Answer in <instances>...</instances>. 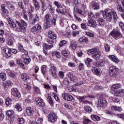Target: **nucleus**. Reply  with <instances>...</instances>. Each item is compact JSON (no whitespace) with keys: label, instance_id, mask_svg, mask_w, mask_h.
Returning <instances> with one entry per match:
<instances>
[{"label":"nucleus","instance_id":"f257e3e1","mask_svg":"<svg viewBox=\"0 0 124 124\" xmlns=\"http://www.w3.org/2000/svg\"><path fill=\"white\" fill-rule=\"evenodd\" d=\"M7 21L10 27L13 28V29H16L17 31H22V32L26 31V27L28 24L25 20L21 19L20 22L19 20H16V23H15L12 19L8 17L7 18Z\"/></svg>","mask_w":124,"mask_h":124},{"label":"nucleus","instance_id":"f03ea898","mask_svg":"<svg viewBox=\"0 0 124 124\" xmlns=\"http://www.w3.org/2000/svg\"><path fill=\"white\" fill-rule=\"evenodd\" d=\"M108 11L106 10L105 12L103 13V16L105 19H106L108 22H111L112 21V14L113 16L114 20L117 21L118 19V15L114 10H111V12L107 13Z\"/></svg>","mask_w":124,"mask_h":124},{"label":"nucleus","instance_id":"7ed1b4c3","mask_svg":"<svg viewBox=\"0 0 124 124\" xmlns=\"http://www.w3.org/2000/svg\"><path fill=\"white\" fill-rule=\"evenodd\" d=\"M88 54L90 56L93 55L92 57L94 60H96V61H99L100 56H101V52L96 48H92L88 50Z\"/></svg>","mask_w":124,"mask_h":124},{"label":"nucleus","instance_id":"20e7f679","mask_svg":"<svg viewBox=\"0 0 124 124\" xmlns=\"http://www.w3.org/2000/svg\"><path fill=\"white\" fill-rule=\"evenodd\" d=\"M110 34L114 39H116V40L121 39V38L123 37L122 33H120L119 31L117 30L112 31L110 32Z\"/></svg>","mask_w":124,"mask_h":124},{"label":"nucleus","instance_id":"39448f33","mask_svg":"<svg viewBox=\"0 0 124 124\" xmlns=\"http://www.w3.org/2000/svg\"><path fill=\"white\" fill-rule=\"evenodd\" d=\"M50 69L49 72H50L51 75L54 77L55 79L58 78V75H57V67L55 66L53 64H50Z\"/></svg>","mask_w":124,"mask_h":124},{"label":"nucleus","instance_id":"423d86ee","mask_svg":"<svg viewBox=\"0 0 124 124\" xmlns=\"http://www.w3.org/2000/svg\"><path fill=\"white\" fill-rule=\"evenodd\" d=\"M48 119L49 122H51V123H55V122L57 121V114L51 111L48 115Z\"/></svg>","mask_w":124,"mask_h":124},{"label":"nucleus","instance_id":"0eeeda50","mask_svg":"<svg viewBox=\"0 0 124 124\" xmlns=\"http://www.w3.org/2000/svg\"><path fill=\"white\" fill-rule=\"evenodd\" d=\"M11 93L12 95L18 97V98H20L21 97V93H20V92H19L18 89H17L16 88H12Z\"/></svg>","mask_w":124,"mask_h":124},{"label":"nucleus","instance_id":"6e6552de","mask_svg":"<svg viewBox=\"0 0 124 124\" xmlns=\"http://www.w3.org/2000/svg\"><path fill=\"white\" fill-rule=\"evenodd\" d=\"M51 15L49 14H46L45 16V21L47 27H51Z\"/></svg>","mask_w":124,"mask_h":124},{"label":"nucleus","instance_id":"1a4fd4ad","mask_svg":"<svg viewBox=\"0 0 124 124\" xmlns=\"http://www.w3.org/2000/svg\"><path fill=\"white\" fill-rule=\"evenodd\" d=\"M106 103H107V101H106L105 97L104 96H101L98 100V105H99L100 107H103Z\"/></svg>","mask_w":124,"mask_h":124},{"label":"nucleus","instance_id":"9d476101","mask_svg":"<svg viewBox=\"0 0 124 124\" xmlns=\"http://www.w3.org/2000/svg\"><path fill=\"white\" fill-rule=\"evenodd\" d=\"M35 101L36 102L37 105L39 107H43L45 105V103H44L43 99L39 97L36 98Z\"/></svg>","mask_w":124,"mask_h":124},{"label":"nucleus","instance_id":"9b49d317","mask_svg":"<svg viewBox=\"0 0 124 124\" xmlns=\"http://www.w3.org/2000/svg\"><path fill=\"white\" fill-rule=\"evenodd\" d=\"M88 26L89 27H91L92 28H95L97 24H96V21L94 19H91L88 20Z\"/></svg>","mask_w":124,"mask_h":124},{"label":"nucleus","instance_id":"f8f14e48","mask_svg":"<svg viewBox=\"0 0 124 124\" xmlns=\"http://www.w3.org/2000/svg\"><path fill=\"white\" fill-rule=\"evenodd\" d=\"M6 115L8 119L14 120V111L13 110H7L6 112Z\"/></svg>","mask_w":124,"mask_h":124},{"label":"nucleus","instance_id":"ddd939ff","mask_svg":"<svg viewBox=\"0 0 124 124\" xmlns=\"http://www.w3.org/2000/svg\"><path fill=\"white\" fill-rule=\"evenodd\" d=\"M92 70L96 75H100L101 74V70L99 68L93 67L92 68Z\"/></svg>","mask_w":124,"mask_h":124},{"label":"nucleus","instance_id":"4468645a","mask_svg":"<svg viewBox=\"0 0 124 124\" xmlns=\"http://www.w3.org/2000/svg\"><path fill=\"white\" fill-rule=\"evenodd\" d=\"M63 96V98L65 100L67 101H72L73 100V96H71V95L68 94V93H65Z\"/></svg>","mask_w":124,"mask_h":124},{"label":"nucleus","instance_id":"2eb2a0df","mask_svg":"<svg viewBox=\"0 0 124 124\" xmlns=\"http://www.w3.org/2000/svg\"><path fill=\"white\" fill-rule=\"evenodd\" d=\"M122 4L123 5V6H122V5L121 4H118L117 5V11H119V12H124V0H122Z\"/></svg>","mask_w":124,"mask_h":124},{"label":"nucleus","instance_id":"dca6fc26","mask_svg":"<svg viewBox=\"0 0 124 124\" xmlns=\"http://www.w3.org/2000/svg\"><path fill=\"white\" fill-rule=\"evenodd\" d=\"M48 36L49 37V38H50V39H57V35H56V34H55V33L54 32H53V31H48Z\"/></svg>","mask_w":124,"mask_h":124},{"label":"nucleus","instance_id":"f3484780","mask_svg":"<svg viewBox=\"0 0 124 124\" xmlns=\"http://www.w3.org/2000/svg\"><path fill=\"white\" fill-rule=\"evenodd\" d=\"M1 11L3 15H8V10L5 8V5L4 4H2L1 5Z\"/></svg>","mask_w":124,"mask_h":124},{"label":"nucleus","instance_id":"a211bd4d","mask_svg":"<svg viewBox=\"0 0 124 124\" xmlns=\"http://www.w3.org/2000/svg\"><path fill=\"white\" fill-rule=\"evenodd\" d=\"M26 112L28 116H32L34 114V111L32 109V108L29 107L28 108L26 109Z\"/></svg>","mask_w":124,"mask_h":124},{"label":"nucleus","instance_id":"6ab92c4d","mask_svg":"<svg viewBox=\"0 0 124 124\" xmlns=\"http://www.w3.org/2000/svg\"><path fill=\"white\" fill-rule=\"evenodd\" d=\"M79 42L80 43H81V44H83V43H85V44H88V43L89 42V40H88V38L86 37H82V38H80L78 40Z\"/></svg>","mask_w":124,"mask_h":124},{"label":"nucleus","instance_id":"aec40b11","mask_svg":"<svg viewBox=\"0 0 124 124\" xmlns=\"http://www.w3.org/2000/svg\"><path fill=\"white\" fill-rule=\"evenodd\" d=\"M118 72H119V69L117 68L115 70H113V71L110 72V73H109V75L111 77H116L118 74Z\"/></svg>","mask_w":124,"mask_h":124},{"label":"nucleus","instance_id":"412c9836","mask_svg":"<svg viewBox=\"0 0 124 124\" xmlns=\"http://www.w3.org/2000/svg\"><path fill=\"white\" fill-rule=\"evenodd\" d=\"M108 58L109 60H111V61L114 62H116V63L119 62V59L114 55H109Z\"/></svg>","mask_w":124,"mask_h":124},{"label":"nucleus","instance_id":"4be33fe9","mask_svg":"<svg viewBox=\"0 0 124 124\" xmlns=\"http://www.w3.org/2000/svg\"><path fill=\"white\" fill-rule=\"evenodd\" d=\"M21 78L23 81L28 82L30 80V77L26 74H22L21 75Z\"/></svg>","mask_w":124,"mask_h":124},{"label":"nucleus","instance_id":"5701e85b","mask_svg":"<svg viewBox=\"0 0 124 124\" xmlns=\"http://www.w3.org/2000/svg\"><path fill=\"white\" fill-rule=\"evenodd\" d=\"M91 5L93 9H99V5L96 2H92Z\"/></svg>","mask_w":124,"mask_h":124},{"label":"nucleus","instance_id":"b1692460","mask_svg":"<svg viewBox=\"0 0 124 124\" xmlns=\"http://www.w3.org/2000/svg\"><path fill=\"white\" fill-rule=\"evenodd\" d=\"M111 108L113 111H117V112H121V111H122V108L120 107L112 106L111 107Z\"/></svg>","mask_w":124,"mask_h":124},{"label":"nucleus","instance_id":"393cba45","mask_svg":"<svg viewBox=\"0 0 124 124\" xmlns=\"http://www.w3.org/2000/svg\"><path fill=\"white\" fill-rule=\"evenodd\" d=\"M62 56H63L65 58H67L69 56V51L68 50H62L61 51Z\"/></svg>","mask_w":124,"mask_h":124},{"label":"nucleus","instance_id":"a878e982","mask_svg":"<svg viewBox=\"0 0 124 124\" xmlns=\"http://www.w3.org/2000/svg\"><path fill=\"white\" fill-rule=\"evenodd\" d=\"M41 72L43 75H46V71H47V66L43 65L41 66Z\"/></svg>","mask_w":124,"mask_h":124},{"label":"nucleus","instance_id":"bb28decb","mask_svg":"<svg viewBox=\"0 0 124 124\" xmlns=\"http://www.w3.org/2000/svg\"><path fill=\"white\" fill-rule=\"evenodd\" d=\"M35 27H36L37 33H38L39 32H41V30H42L41 25H40L39 24H37L35 25Z\"/></svg>","mask_w":124,"mask_h":124},{"label":"nucleus","instance_id":"cd10ccee","mask_svg":"<svg viewBox=\"0 0 124 124\" xmlns=\"http://www.w3.org/2000/svg\"><path fill=\"white\" fill-rule=\"evenodd\" d=\"M68 78H69L71 81H73L74 82L76 80V77H75V76L72 73H69L68 74Z\"/></svg>","mask_w":124,"mask_h":124},{"label":"nucleus","instance_id":"c85d7f7f","mask_svg":"<svg viewBox=\"0 0 124 124\" xmlns=\"http://www.w3.org/2000/svg\"><path fill=\"white\" fill-rule=\"evenodd\" d=\"M98 26L103 27L104 26V24H105V21H104L102 18H99L98 19Z\"/></svg>","mask_w":124,"mask_h":124},{"label":"nucleus","instance_id":"c756f323","mask_svg":"<svg viewBox=\"0 0 124 124\" xmlns=\"http://www.w3.org/2000/svg\"><path fill=\"white\" fill-rule=\"evenodd\" d=\"M91 118L93 121H100V117L97 115H91Z\"/></svg>","mask_w":124,"mask_h":124},{"label":"nucleus","instance_id":"7c9ffc66","mask_svg":"<svg viewBox=\"0 0 124 124\" xmlns=\"http://www.w3.org/2000/svg\"><path fill=\"white\" fill-rule=\"evenodd\" d=\"M17 63L22 68H25V65H24V63H23V61L21 59H19L17 61Z\"/></svg>","mask_w":124,"mask_h":124},{"label":"nucleus","instance_id":"2f4dec72","mask_svg":"<svg viewBox=\"0 0 124 124\" xmlns=\"http://www.w3.org/2000/svg\"><path fill=\"white\" fill-rule=\"evenodd\" d=\"M0 78L3 81L6 80V75L4 73H0Z\"/></svg>","mask_w":124,"mask_h":124},{"label":"nucleus","instance_id":"473e14b6","mask_svg":"<svg viewBox=\"0 0 124 124\" xmlns=\"http://www.w3.org/2000/svg\"><path fill=\"white\" fill-rule=\"evenodd\" d=\"M38 20H39V17L38 16H37V15H36L35 16V17L33 19L31 24L35 25V23H36V22H37V21H38Z\"/></svg>","mask_w":124,"mask_h":124},{"label":"nucleus","instance_id":"72a5a7b5","mask_svg":"<svg viewBox=\"0 0 124 124\" xmlns=\"http://www.w3.org/2000/svg\"><path fill=\"white\" fill-rule=\"evenodd\" d=\"M85 111H86V112H87V113H89V114H91V113L93 112V109H92L91 107H85Z\"/></svg>","mask_w":124,"mask_h":124},{"label":"nucleus","instance_id":"f704fd0d","mask_svg":"<svg viewBox=\"0 0 124 124\" xmlns=\"http://www.w3.org/2000/svg\"><path fill=\"white\" fill-rule=\"evenodd\" d=\"M23 62L25 64H29V63L31 62V58L30 57L27 56V59L24 60Z\"/></svg>","mask_w":124,"mask_h":124},{"label":"nucleus","instance_id":"c9c22d12","mask_svg":"<svg viewBox=\"0 0 124 124\" xmlns=\"http://www.w3.org/2000/svg\"><path fill=\"white\" fill-rule=\"evenodd\" d=\"M34 3L35 10H39V9L40 8V5H39V2L38 1L35 2Z\"/></svg>","mask_w":124,"mask_h":124},{"label":"nucleus","instance_id":"e433bc0d","mask_svg":"<svg viewBox=\"0 0 124 124\" xmlns=\"http://www.w3.org/2000/svg\"><path fill=\"white\" fill-rule=\"evenodd\" d=\"M8 73L9 76L11 77V78L16 79V76L15 75V74H14V73H13L12 72L9 71Z\"/></svg>","mask_w":124,"mask_h":124},{"label":"nucleus","instance_id":"4c0bfd02","mask_svg":"<svg viewBox=\"0 0 124 124\" xmlns=\"http://www.w3.org/2000/svg\"><path fill=\"white\" fill-rule=\"evenodd\" d=\"M48 100L49 101V103L50 105H51L52 106H53V105H54V101H53V99H52V97L48 95Z\"/></svg>","mask_w":124,"mask_h":124},{"label":"nucleus","instance_id":"58836bf2","mask_svg":"<svg viewBox=\"0 0 124 124\" xmlns=\"http://www.w3.org/2000/svg\"><path fill=\"white\" fill-rule=\"evenodd\" d=\"M15 108L17 110H18V112H21L23 110V108H22V107L19 105V104H16V105L15 106Z\"/></svg>","mask_w":124,"mask_h":124},{"label":"nucleus","instance_id":"ea45409f","mask_svg":"<svg viewBox=\"0 0 124 124\" xmlns=\"http://www.w3.org/2000/svg\"><path fill=\"white\" fill-rule=\"evenodd\" d=\"M5 55L6 58H10V57H11L12 54L10 48H9V50L6 52Z\"/></svg>","mask_w":124,"mask_h":124},{"label":"nucleus","instance_id":"a19ab883","mask_svg":"<svg viewBox=\"0 0 124 124\" xmlns=\"http://www.w3.org/2000/svg\"><path fill=\"white\" fill-rule=\"evenodd\" d=\"M93 62V60L90 59V58H87L85 60V64H87V66H89V64H91V62Z\"/></svg>","mask_w":124,"mask_h":124},{"label":"nucleus","instance_id":"79ce46f5","mask_svg":"<svg viewBox=\"0 0 124 124\" xmlns=\"http://www.w3.org/2000/svg\"><path fill=\"white\" fill-rule=\"evenodd\" d=\"M65 44H66V41L62 40L60 42L59 46V47H62V46H64V45Z\"/></svg>","mask_w":124,"mask_h":124},{"label":"nucleus","instance_id":"37998d69","mask_svg":"<svg viewBox=\"0 0 124 124\" xmlns=\"http://www.w3.org/2000/svg\"><path fill=\"white\" fill-rule=\"evenodd\" d=\"M104 47L106 52H109V51H110V46H109L108 44H105Z\"/></svg>","mask_w":124,"mask_h":124},{"label":"nucleus","instance_id":"c03bdc74","mask_svg":"<svg viewBox=\"0 0 124 124\" xmlns=\"http://www.w3.org/2000/svg\"><path fill=\"white\" fill-rule=\"evenodd\" d=\"M94 17V14L92 12H88V18L89 19H90V20L92 19V18H93Z\"/></svg>","mask_w":124,"mask_h":124},{"label":"nucleus","instance_id":"a18cd8bd","mask_svg":"<svg viewBox=\"0 0 124 124\" xmlns=\"http://www.w3.org/2000/svg\"><path fill=\"white\" fill-rule=\"evenodd\" d=\"M10 102H11V99L10 98H7L5 100L6 105L9 106V105H10Z\"/></svg>","mask_w":124,"mask_h":124},{"label":"nucleus","instance_id":"49530a36","mask_svg":"<svg viewBox=\"0 0 124 124\" xmlns=\"http://www.w3.org/2000/svg\"><path fill=\"white\" fill-rule=\"evenodd\" d=\"M17 122L20 124H23L25 122V119L23 118H19L17 119Z\"/></svg>","mask_w":124,"mask_h":124},{"label":"nucleus","instance_id":"de8ad7c7","mask_svg":"<svg viewBox=\"0 0 124 124\" xmlns=\"http://www.w3.org/2000/svg\"><path fill=\"white\" fill-rule=\"evenodd\" d=\"M74 12L75 13L82 14V11L77 8H74Z\"/></svg>","mask_w":124,"mask_h":124},{"label":"nucleus","instance_id":"09e8293b","mask_svg":"<svg viewBox=\"0 0 124 124\" xmlns=\"http://www.w3.org/2000/svg\"><path fill=\"white\" fill-rule=\"evenodd\" d=\"M52 95L54 96L56 101H60V98L58 95H57V94L56 93H53Z\"/></svg>","mask_w":124,"mask_h":124},{"label":"nucleus","instance_id":"8fccbe9b","mask_svg":"<svg viewBox=\"0 0 124 124\" xmlns=\"http://www.w3.org/2000/svg\"><path fill=\"white\" fill-rule=\"evenodd\" d=\"M33 89L35 93H40V90H39V88H38V87L34 86L33 87Z\"/></svg>","mask_w":124,"mask_h":124},{"label":"nucleus","instance_id":"3c124183","mask_svg":"<svg viewBox=\"0 0 124 124\" xmlns=\"http://www.w3.org/2000/svg\"><path fill=\"white\" fill-rule=\"evenodd\" d=\"M48 8H49V11L50 12V13H52L53 14H54V13H55V9H54V8H53V7H52L51 5H49V6H48Z\"/></svg>","mask_w":124,"mask_h":124},{"label":"nucleus","instance_id":"603ef678","mask_svg":"<svg viewBox=\"0 0 124 124\" xmlns=\"http://www.w3.org/2000/svg\"><path fill=\"white\" fill-rule=\"evenodd\" d=\"M54 4H55L58 8H59V7H62V4L57 1H54Z\"/></svg>","mask_w":124,"mask_h":124},{"label":"nucleus","instance_id":"864d4df0","mask_svg":"<svg viewBox=\"0 0 124 124\" xmlns=\"http://www.w3.org/2000/svg\"><path fill=\"white\" fill-rule=\"evenodd\" d=\"M54 54L57 58L58 59H61L62 58V56H61V53H60L58 51H55Z\"/></svg>","mask_w":124,"mask_h":124},{"label":"nucleus","instance_id":"5fc2aeb1","mask_svg":"<svg viewBox=\"0 0 124 124\" xmlns=\"http://www.w3.org/2000/svg\"><path fill=\"white\" fill-rule=\"evenodd\" d=\"M24 88H25V90H29L30 91V90H31V85H29L28 84H25L24 85Z\"/></svg>","mask_w":124,"mask_h":124},{"label":"nucleus","instance_id":"6e6d98bb","mask_svg":"<svg viewBox=\"0 0 124 124\" xmlns=\"http://www.w3.org/2000/svg\"><path fill=\"white\" fill-rule=\"evenodd\" d=\"M42 9L43 11H45L47 9V6L45 3L42 4Z\"/></svg>","mask_w":124,"mask_h":124},{"label":"nucleus","instance_id":"4d7b16f0","mask_svg":"<svg viewBox=\"0 0 124 124\" xmlns=\"http://www.w3.org/2000/svg\"><path fill=\"white\" fill-rule=\"evenodd\" d=\"M86 34L90 37H93L94 36V34L90 32H86Z\"/></svg>","mask_w":124,"mask_h":124},{"label":"nucleus","instance_id":"13d9d810","mask_svg":"<svg viewBox=\"0 0 124 124\" xmlns=\"http://www.w3.org/2000/svg\"><path fill=\"white\" fill-rule=\"evenodd\" d=\"M1 49L5 54H6L7 52V51H8V50L9 49V48H6L5 46L2 47Z\"/></svg>","mask_w":124,"mask_h":124},{"label":"nucleus","instance_id":"bf43d9fd","mask_svg":"<svg viewBox=\"0 0 124 124\" xmlns=\"http://www.w3.org/2000/svg\"><path fill=\"white\" fill-rule=\"evenodd\" d=\"M56 22H57V18H56V17H53L51 21L52 25L56 26Z\"/></svg>","mask_w":124,"mask_h":124},{"label":"nucleus","instance_id":"052dcab7","mask_svg":"<svg viewBox=\"0 0 124 124\" xmlns=\"http://www.w3.org/2000/svg\"><path fill=\"white\" fill-rule=\"evenodd\" d=\"M18 50H19L20 52H24V47L21 44L18 45Z\"/></svg>","mask_w":124,"mask_h":124},{"label":"nucleus","instance_id":"680f3d73","mask_svg":"<svg viewBox=\"0 0 124 124\" xmlns=\"http://www.w3.org/2000/svg\"><path fill=\"white\" fill-rule=\"evenodd\" d=\"M117 67L115 66H111L109 67V73L112 71H114L115 69H116Z\"/></svg>","mask_w":124,"mask_h":124},{"label":"nucleus","instance_id":"e2e57ef3","mask_svg":"<svg viewBox=\"0 0 124 124\" xmlns=\"http://www.w3.org/2000/svg\"><path fill=\"white\" fill-rule=\"evenodd\" d=\"M18 6L21 9H24V5H23V2L19 1L18 3Z\"/></svg>","mask_w":124,"mask_h":124},{"label":"nucleus","instance_id":"0e129e2a","mask_svg":"<svg viewBox=\"0 0 124 124\" xmlns=\"http://www.w3.org/2000/svg\"><path fill=\"white\" fill-rule=\"evenodd\" d=\"M5 85H6V86H11L12 82L10 80H7L5 81Z\"/></svg>","mask_w":124,"mask_h":124},{"label":"nucleus","instance_id":"69168bd1","mask_svg":"<svg viewBox=\"0 0 124 124\" xmlns=\"http://www.w3.org/2000/svg\"><path fill=\"white\" fill-rule=\"evenodd\" d=\"M43 49L48 50V46L46 43H43Z\"/></svg>","mask_w":124,"mask_h":124},{"label":"nucleus","instance_id":"338daca9","mask_svg":"<svg viewBox=\"0 0 124 124\" xmlns=\"http://www.w3.org/2000/svg\"><path fill=\"white\" fill-rule=\"evenodd\" d=\"M117 93H119V94H124V89H120L117 91Z\"/></svg>","mask_w":124,"mask_h":124},{"label":"nucleus","instance_id":"774afa93","mask_svg":"<svg viewBox=\"0 0 124 124\" xmlns=\"http://www.w3.org/2000/svg\"><path fill=\"white\" fill-rule=\"evenodd\" d=\"M43 122V119L41 118H39L38 119L37 123V124H42Z\"/></svg>","mask_w":124,"mask_h":124}]
</instances>
